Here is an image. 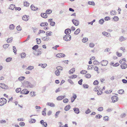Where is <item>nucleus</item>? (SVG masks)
Returning <instances> with one entry per match:
<instances>
[{"instance_id": "obj_50", "label": "nucleus", "mask_w": 127, "mask_h": 127, "mask_svg": "<svg viewBox=\"0 0 127 127\" xmlns=\"http://www.w3.org/2000/svg\"><path fill=\"white\" fill-rule=\"evenodd\" d=\"M25 78V77L24 76H21L19 77L18 78L19 80L20 81H22Z\"/></svg>"}, {"instance_id": "obj_60", "label": "nucleus", "mask_w": 127, "mask_h": 127, "mask_svg": "<svg viewBox=\"0 0 127 127\" xmlns=\"http://www.w3.org/2000/svg\"><path fill=\"white\" fill-rule=\"evenodd\" d=\"M83 86L84 88H88L89 87V85L86 84H84L83 85Z\"/></svg>"}, {"instance_id": "obj_11", "label": "nucleus", "mask_w": 127, "mask_h": 127, "mask_svg": "<svg viewBox=\"0 0 127 127\" xmlns=\"http://www.w3.org/2000/svg\"><path fill=\"white\" fill-rule=\"evenodd\" d=\"M40 123L43 126V127H46L47 126V123L44 122L43 120H41L40 121Z\"/></svg>"}, {"instance_id": "obj_39", "label": "nucleus", "mask_w": 127, "mask_h": 127, "mask_svg": "<svg viewBox=\"0 0 127 127\" xmlns=\"http://www.w3.org/2000/svg\"><path fill=\"white\" fill-rule=\"evenodd\" d=\"M21 56L22 58H25L26 55V54L25 53H22L21 54Z\"/></svg>"}, {"instance_id": "obj_57", "label": "nucleus", "mask_w": 127, "mask_h": 127, "mask_svg": "<svg viewBox=\"0 0 127 127\" xmlns=\"http://www.w3.org/2000/svg\"><path fill=\"white\" fill-rule=\"evenodd\" d=\"M60 72L59 70H57L55 72V74L57 76H59L60 75Z\"/></svg>"}, {"instance_id": "obj_58", "label": "nucleus", "mask_w": 127, "mask_h": 127, "mask_svg": "<svg viewBox=\"0 0 127 127\" xmlns=\"http://www.w3.org/2000/svg\"><path fill=\"white\" fill-rule=\"evenodd\" d=\"M94 69L97 72H98V68L97 67V66H94Z\"/></svg>"}, {"instance_id": "obj_40", "label": "nucleus", "mask_w": 127, "mask_h": 127, "mask_svg": "<svg viewBox=\"0 0 127 127\" xmlns=\"http://www.w3.org/2000/svg\"><path fill=\"white\" fill-rule=\"evenodd\" d=\"M94 68V65H89L88 66V69H92Z\"/></svg>"}, {"instance_id": "obj_34", "label": "nucleus", "mask_w": 127, "mask_h": 127, "mask_svg": "<svg viewBox=\"0 0 127 127\" xmlns=\"http://www.w3.org/2000/svg\"><path fill=\"white\" fill-rule=\"evenodd\" d=\"M48 24L47 22L42 23L40 24V26H47Z\"/></svg>"}, {"instance_id": "obj_35", "label": "nucleus", "mask_w": 127, "mask_h": 127, "mask_svg": "<svg viewBox=\"0 0 127 127\" xmlns=\"http://www.w3.org/2000/svg\"><path fill=\"white\" fill-rule=\"evenodd\" d=\"M29 4L26 1H25L24 2V6L26 7L28 6L29 5Z\"/></svg>"}, {"instance_id": "obj_24", "label": "nucleus", "mask_w": 127, "mask_h": 127, "mask_svg": "<svg viewBox=\"0 0 127 127\" xmlns=\"http://www.w3.org/2000/svg\"><path fill=\"white\" fill-rule=\"evenodd\" d=\"M41 17L44 18H46L47 16L46 13H42L41 14Z\"/></svg>"}, {"instance_id": "obj_45", "label": "nucleus", "mask_w": 127, "mask_h": 127, "mask_svg": "<svg viewBox=\"0 0 127 127\" xmlns=\"http://www.w3.org/2000/svg\"><path fill=\"white\" fill-rule=\"evenodd\" d=\"M87 73V71L85 70H82L80 72L81 74H85L86 73Z\"/></svg>"}, {"instance_id": "obj_16", "label": "nucleus", "mask_w": 127, "mask_h": 127, "mask_svg": "<svg viewBox=\"0 0 127 127\" xmlns=\"http://www.w3.org/2000/svg\"><path fill=\"white\" fill-rule=\"evenodd\" d=\"M71 32V31L69 29H67L65 31V33L67 35L69 34Z\"/></svg>"}, {"instance_id": "obj_46", "label": "nucleus", "mask_w": 127, "mask_h": 127, "mask_svg": "<svg viewBox=\"0 0 127 127\" xmlns=\"http://www.w3.org/2000/svg\"><path fill=\"white\" fill-rule=\"evenodd\" d=\"M9 28L10 30H13L14 28V26L13 24H11L10 25Z\"/></svg>"}, {"instance_id": "obj_49", "label": "nucleus", "mask_w": 127, "mask_h": 127, "mask_svg": "<svg viewBox=\"0 0 127 127\" xmlns=\"http://www.w3.org/2000/svg\"><path fill=\"white\" fill-rule=\"evenodd\" d=\"M36 42L38 44H40L41 42V40L40 39L37 38L36 39Z\"/></svg>"}, {"instance_id": "obj_62", "label": "nucleus", "mask_w": 127, "mask_h": 127, "mask_svg": "<svg viewBox=\"0 0 127 127\" xmlns=\"http://www.w3.org/2000/svg\"><path fill=\"white\" fill-rule=\"evenodd\" d=\"M36 120L34 119H32L31 120L29 121L30 123H33L36 122Z\"/></svg>"}, {"instance_id": "obj_7", "label": "nucleus", "mask_w": 127, "mask_h": 127, "mask_svg": "<svg viewBox=\"0 0 127 127\" xmlns=\"http://www.w3.org/2000/svg\"><path fill=\"white\" fill-rule=\"evenodd\" d=\"M77 97V95L75 94H73V96L71 97V99L72 102H73Z\"/></svg>"}, {"instance_id": "obj_42", "label": "nucleus", "mask_w": 127, "mask_h": 127, "mask_svg": "<svg viewBox=\"0 0 127 127\" xmlns=\"http://www.w3.org/2000/svg\"><path fill=\"white\" fill-rule=\"evenodd\" d=\"M38 46L37 45L34 46L32 48V49L34 50H36V49H38Z\"/></svg>"}, {"instance_id": "obj_56", "label": "nucleus", "mask_w": 127, "mask_h": 127, "mask_svg": "<svg viewBox=\"0 0 127 127\" xmlns=\"http://www.w3.org/2000/svg\"><path fill=\"white\" fill-rule=\"evenodd\" d=\"M116 14V12L115 11L112 10L111 12V14L112 15H115Z\"/></svg>"}, {"instance_id": "obj_59", "label": "nucleus", "mask_w": 127, "mask_h": 127, "mask_svg": "<svg viewBox=\"0 0 127 127\" xmlns=\"http://www.w3.org/2000/svg\"><path fill=\"white\" fill-rule=\"evenodd\" d=\"M60 111H58L57 112L55 115V118H56L58 117V115H59Z\"/></svg>"}, {"instance_id": "obj_51", "label": "nucleus", "mask_w": 127, "mask_h": 127, "mask_svg": "<svg viewBox=\"0 0 127 127\" xmlns=\"http://www.w3.org/2000/svg\"><path fill=\"white\" fill-rule=\"evenodd\" d=\"M98 84V81L97 80H95L93 83V84L95 85H97Z\"/></svg>"}, {"instance_id": "obj_22", "label": "nucleus", "mask_w": 127, "mask_h": 127, "mask_svg": "<svg viewBox=\"0 0 127 127\" xmlns=\"http://www.w3.org/2000/svg\"><path fill=\"white\" fill-rule=\"evenodd\" d=\"M121 67L122 69H125L127 67V64L125 63L121 64Z\"/></svg>"}, {"instance_id": "obj_9", "label": "nucleus", "mask_w": 127, "mask_h": 127, "mask_svg": "<svg viewBox=\"0 0 127 127\" xmlns=\"http://www.w3.org/2000/svg\"><path fill=\"white\" fill-rule=\"evenodd\" d=\"M29 16L26 15H24L22 17V19L23 20L25 21H27L29 19Z\"/></svg>"}, {"instance_id": "obj_18", "label": "nucleus", "mask_w": 127, "mask_h": 127, "mask_svg": "<svg viewBox=\"0 0 127 127\" xmlns=\"http://www.w3.org/2000/svg\"><path fill=\"white\" fill-rule=\"evenodd\" d=\"M71 106L70 105H66L64 108V110L66 111L68 110L70 108Z\"/></svg>"}, {"instance_id": "obj_63", "label": "nucleus", "mask_w": 127, "mask_h": 127, "mask_svg": "<svg viewBox=\"0 0 127 127\" xmlns=\"http://www.w3.org/2000/svg\"><path fill=\"white\" fill-rule=\"evenodd\" d=\"M88 38H84L82 39V41L83 42H85L88 40Z\"/></svg>"}, {"instance_id": "obj_31", "label": "nucleus", "mask_w": 127, "mask_h": 127, "mask_svg": "<svg viewBox=\"0 0 127 127\" xmlns=\"http://www.w3.org/2000/svg\"><path fill=\"white\" fill-rule=\"evenodd\" d=\"M73 110L75 113L76 114H78L79 113V109L77 108H74Z\"/></svg>"}, {"instance_id": "obj_28", "label": "nucleus", "mask_w": 127, "mask_h": 127, "mask_svg": "<svg viewBox=\"0 0 127 127\" xmlns=\"http://www.w3.org/2000/svg\"><path fill=\"white\" fill-rule=\"evenodd\" d=\"M91 76V75L89 73H87L85 75V77L87 78H89Z\"/></svg>"}, {"instance_id": "obj_32", "label": "nucleus", "mask_w": 127, "mask_h": 127, "mask_svg": "<svg viewBox=\"0 0 127 127\" xmlns=\"http://www.w3.org/2000/svg\"><path fill=\"white\" fill-rule=\"evenodd\" d=\"M126 63L125 59H123L120 61V63L121 64H125Z\"/></svg>"}, {"instance_id": "obj_55", "label": "nucleus", "mask_w": 127, "mask_h": 127, "mask_svg": "<svg viewBox=\"0 0 127 127\" xmlns=\"http://www.w3.org/2000/svg\"><path fill=\"white\" fill-rule=\"evenodd\" d=\"M19 124V125L21 127H23L25 125V123L23 122H20Z\"/></svg>"}, {"instance_id": "obj_14", "label": "nucleus", "mask_w": 127, "mask_h": 127, "mask_svg": "<svg viewBox=\"0 0 127 127\" xmlns=\"http://www.w3.org/2000/svg\"><path fill=\"white\" fill-rule=\"evenodd\" d=\"M52 19H50L48 20V21L50 23V25H51L54 26L55 24V23L54 22L52 21Z\"/></svg>"}, {"instance_id": "obj_33", "label": "nucleus", "mask_w": 127, "mask_h": 127, "mask_svg": "<svg viewBox=\"0 0 127 127\" xmlns=\"http://www.w3.org/2000/svg\"><path fill=\"white\" fill-rule=\"evenodd\" d=\"M47 105L51 107H54L55 106L54 104L52 103L48 102L47 104Z\"/></svg>"}, {"instance_id": "obj_61", "label": "nucleus", "mask_w": 127, "mask_h": 127, "mask_svg": "<svg viewBox=\"0 0 127 127\" xmlns=\"http://www.w3.org/2000/svg\"><path fill=\"white\" fill-rule=\"evenodd\" d=\"M52 11L51 10L48 9L46 11V13L47 14H50L51 13Z\"/></svg>"}, {"instance_id": "obj_5", "label": "nucleus", "mask_w": 127, "mask_h": 127, "mask_svg": "<svg viewBox=\"0 0 127 127\" xmlns=\"http://www.w3.org/2000/svg\"><path fill=\"white\" fill-rule=\"evenodd\" d=\"M112 102H113L117 101L118 99V97L115 95H114L112 96L111 98Z\"/></svg>"}, {"instance_id": "obj_13", "label": "nucleus", "mask_w": 127, "mask_h": 127, "mask_svg": "<svg viewBox=\"0 0 127 127\" xmlns=\"http://www.w3.org/2000/svg\"><path fill=\"white\" fill-rule=\"evenodd\" d=\"M65 97V96L64 95L60 96L57 97V99L58 100H62Z\"/></svg>"}, {"instance_id": "obj_26", "label": "nucleus", "mask_w": 127, "mask_h": 127, "mask_svg": "<svg viewBox=\"0 0 127 127\" xmlns=\"http://www.w3.org/2000/svg\"><path fill=\"white\" fill-rule=\"evenodd\" d=\"M30 95L31 96L34 97L36 95L35 92L32 91L30 93Z\"/></svg>"}, {"instance_id": "obj_44", "label": "nucleus", "mask_w": 127, "mask_h": 127, "mask_svg": "<svg viewBox=\"0 0 127 127\" xmlns=\"http://www.w3.org/2000/svg\"><path fill=\"white\" fill-rule=\"evenodd\" d=\"M112 91V90H107L105 91V92L107 94H110Z\"/></svg>"}, {"instance_id": "obj_38", "label": "nucleus", "mask_w": 127, "mask_h": 127, "mask_svg": "<svg viewBox=\"0 0 127 127\" xmlns=\"http://www.w3.org/2000/svg\"><path fill=\"white\" fill-rule=\"evenodd\" d=\"M88 4L90 5H95V4L94 2L93 1H89L88 2Z\"/></svg>"}, {"instance_id": "obj_2", "label": "nucleus", "mask_w": 127, "mask_h": 127, "mask_svg": "<svg viewBox=\"0 0 127 127\" xmlns=\"http://www.w3.org/2000/svg\"><path fill=\"white\" fill-rule=\"evenodd\" d=\"M7 102V100L6 99L3 98H2L0 99V105L2 106L5 104Z\"/></svg>"}, {"instance_id": "obj_43", "label": "nucleus", "mask_w": 127, "mask_h": 127, "mask_svg": "<svg viewBox=\"0 0 127 127\" xmlns=\"http://www.w3.org/2000/svg\"><path fill=\"white\" fill-rule=\"evenodd\" d=\"M34 68V66H29L27 69L29 70H31Z\"/></svg>"}, {"instance_id": "obj_6", "label": "nucleus", "mask_w": 127, "mask_h": 127, "mask_svg": "<svg viewBox=\"0 0 127 127\" xmlns=\"http://www.w3.org/2000/svg\"><path fill=\"white\" fill-rule=\"evenodd\" d=\"M108 64L107 61L106 60H103L101 62V64L102 66H106Z\"/></svg>"}, {"instance_id": "obj_25", "label": "nucleus", "mask_w": 127, "mask_h": 127, "mask_svg": "<svg viewBox=\"0 0 127 127\" xmlns=\"http://www.w3.org/2000/svg\"><path fill=\"white\" fill-rule=\"evenodd\" d=\"M52 32L51 31H47L46 32V34L47 36H50L52 35Z\"/></svg>"}, {"instance_id": "obj_21", "label": "nucleus", "mask_w": 127, "mask_h": 127, "mask_svg": "<svg viewBox=\"0 0 127 127\" xmlns=\"http://www.w3.org/2000/svg\"><path fill=\"white\" fill-rule=\"evenodd\" d=\"M102 33L104 35H105L106 36L108 37L110 36V34L107 32H102Z\"/></svg>"}, {"instance_id": "obj_48", "label": "nucleus", "mask_w": 127, "mask_h": 127, "mask_svg": "<svg viewBox=\"0 0 127 127\" xmlns=\"http://www.w3.org/2000/svg\"><path fill=\"white\" fill-rule=\"evenodd\" d=\"M15 91L17 93H19L21 91V89L20 88H17L16 89Z\"/></svg>"}, {"instance_id": "obj_15", "label": "nucleus", "mask_w": 127, "mask_h": 127, "mask_svg": "<svg viewBox=\"0 0 127 127\" xmlns=\"http://www.w3.org/2000/svg\"><path fill=\"white\" fill-rule=\"evenodd\" d=\"M50 38L48 36H46L43 37L42 39L44 41H47L49 40Z\"/></svg>"}, {"instance_id": "obj_4", "label": "nucleus", "mask_w": 127, "mask_h": 127, "mask_svg": "<svg viewBox=\"0 0 127 127\" xmlns=\"http://www.w3.org/2000/svg\"><path fill=\"white\" fill-rule=\"evenodd\" d=\"M29 92V91L27 89H24L21 92V93L22 94H27Z\"/></svg>"}, {"instance_id": "obj_36", "label": "nucleus", "mask_w": 127, "mask_h": 127, "mask_svg": "<svg viewBox=\"0 0 127 127\" xmlns=\"http://www.w3.org/2000/svg\"><path fill=\"white\" fill-rule=\"evenodd\" d=\"M80 32V30L79 29H77L74 32V34H77Z\"/></svg>"}, {"instance_id": "obj_41", "label": "nucleus", "mask_w": 127, "mask_h": 127, "mask_svg": "<svg viewBox=\"0 0 127 127\" xmlns=\"http://www.w3.org/2000/svg\"><path fill=\"white\" fill-rule=\"evenodd\" d=\"M47 64H40L39 65V66H41L42 68H44L46 67L47 66Z\"/></svg>"}, {"instance_id": "obj_30", "label": "nucleus", "mask_w": 127, "mask_h": 127, "mask_svg": "<svg viewBox=\"0 0 127 127\" xmlns=\"http://www.w3.org/2000/svg\"><path fill=\"white\" fill-rule=\"evenodd\" d=\"M15 7V6L14 5L11 4L10 5L9 8L10 9L13 10L14 9Z\"/></svg>"}, {"instance_id": "obj_37", "label": "nucleus", "mask_w": 127, "mask_h": 127, "mask_svg": "<svg viewBox=\"0 0 127 127\" xmlns=\"http://www.w3.org/2000/svg\"><path fill=\"white\" fill-rule=\"evenodd\" d=\"M124 91L123 89H121L118 91V93L120 94H122L124 93Z\"/></svg>"}, {"instance_id": "obj_12", "label": "nucleus", "mask_w": 127, "mask_h": 127, "mask_svg": "<svg viewBox=\"0 0 127 127\" xmlns=\"http://www.w3.org/2000/svg\"><path fill=\"white\" fill-rule=\"evenodd\" d=\"M72 22L76 26L78 25L79 24V22L77 20H72Z\"/></svg>"}, {"instance_id": "obj_8", "label": "nucleus", "mask_w": 127, "mask_h": 127, "mask_svg": "<svg viewBox=\"0 0 127 127\" xmlns=\"http://www.w3.org/2000/svg\"><path fill=\"white\" fill-rule=\"evenodd\" d=\"M0 87L4 89H7L8 88L7 86L4 84H0Z\"/></svg>"}, {"instance_id": "obj_29", "label": "nucleus", "mask_w": 127, "mask_h": 127, "mask_svg": "<svg viewBox=\"0 0 127 127\" xmlns=\"http://www.w3.org/2000/svg\"><path fill=\"white\" fill-rule=\"evenodd\" d=\"M113 19L115 21H117L119 20V18L117 16H115L113 18Z\"/></svg>"}, {"instance_id": "obj_47", "label": "nucleus", "mask_w": 127, "mask_h": 127, "mask_svg": "<svg viewBox=\"0 0 127 127\" xmlns=\"http://www.w3.org/2000/svg\"><path fill=\"white\" fill-rule=\"evenodd\" d=\"M12 38H8L7 40V43H10L12 41Z\"/></svg>"}, {"instance_id": "obj_23", "label": "nucleus", "mask_w": 127, "mask_h": 127, "mask_svg": "<svg viewBox=\"0 0 127 127\" xmlns=\"http://www.w3.org/2000/svg\"><path fill=\"white\" fill-rule=\"evenodd\" d=\"M126 40V38L122 36L120 37L119 38V40L120 41H123L125 40Z\"/></svg>"}, {"instance_id": "obj_54", "label": "nucleus", "mask_w": 127, "mask_h": 127, "mask_svg": "<svg viewBox=\"0 0 127 127\" xmlns=\"http://www.w3.org/2000/svg\"><path fill=\"white\" fill-rule=\"evenodd\" d=\"M103 119L105 121H108L109 120V117L107 116H105L104 117Z\"/></svg>"}, {"instance_id": "obj_20", "label": "nucleus", "mask_w": 127, "mask_h": 127, "mask_svg": "<svg viewBox=\"0 0 127 127\" xmlns=\"http://www.w3.org/2000/svg\"><path fill=\"white\" fill-rule=\"evenodd\" d=\"M100 89V87L99 86H96L95 87L94 89L93 90L94 91L96 92L98 91V90H99Z\"/></svg>"}, {"instance_id": "obj_52", "label": "nucleus", "mask_w": 127, "mask_h": 127, "mask_svg": "<svg viewBox=\"0 0 127 127\" xmlns=\"http://www.w3.org/2000/svg\"><path fill=\"white\" fill-rule=\"evenodd\" d=\"M9 45L8 44H6L3 45V47L4 48L6 49L8 47Z\"/></svg>"}, {"instance_id": "obj_53", "label": "nucleus", "mask_w": 127, "mask_h": 127, "mask_svg": "<svg viewBox=\"0 0 127 127\" xmlns=\"http://www.w3.org/2000/svg\"><path fill=\"white\" fill-rule=\"evenodd\" d=\"M12 60V58H11L9 57L7 58L6 59V61L7 62H10Z\"/></svg>"}, {"instance_id": "obj_27", "label": "nucleus", "mask_w": 127, "mask_h": 127, "mask_svg": "<svg viewBox=\"0 0 127 127\" xmlns=\"http://www.w3.org/2000/svg\"><path fill=\"white\" fill-rule=\"evenodd\" d=\"M77 75H75L73 74L70 76L69 77V78L70 79H73L74 78H76L77 77Z\"/></svg>"}, {"instance_id": "obj_1", "label": "nucleus", "mask_w": 127, "mask_h": 127, "mask_svg": "<svg viewBox=\"0 0 127 127\" xmlns=\"http://www.w3.org/2000/svg\"><path fill=\"white\" fill-rule=\"evenodd\" d=\"M41 49H38L37 50H34L33 51V53L36 56L39 55L41 54Z\"/></svg>"}, {"instance_id": "obj_10", "label": "nucleus", "mask_w": 127, "mask_h": 127, "mask_svg": "<svg viewBox=\"0 0 127 127\" xmlns=\"http://www.w3.org/2000/svg\"><path fill=\"white\" fill-rule=\"evenodd\" d=\"M65 56V55L63 53H59L56 55V57L59 58L63 57Z\"/></svg>"}, {"instance_id": "obj_17", "label": "nucleus", "mask_w": 127, "mask_h": 127, "mask_svg": "<svg viewBox=\"0 0 127 127\" xmlns=\"http://www.w3.org/2000/svg\"><path fill=\"white\" fill-rule=\"evenodd\" d=\"M31 9L33 10H36L38 9V8L36 7H35L33 5H32L31 6Z\"/></svg>"}, {"instance_id": "obj_19", "label": "nucleus", "mask_w": 127, "mask_h": 127, "mask_svg": "<svg viewBox=\"0 0 127 127\" xmlns=\"http://www.w3.org/2000/svg\"><path fill=\"white\" fill-rule=\"evenodd\" d=\"M75 71V69L74 68H72L69 71V73L70 74L73 73Z\"/></svg>"}, {"instance_id": "obj_64", "label": "nucleus", "mask_w": 127, "mask_h": 127, "mask_svg": "<svg viewBox=\"0 0 127 127\" xmlns=\"http://www.w3.org/2000/svg\"><path fill=\"white\" fill-rule=\"evenodd\" d=\"M104 21L103 19H101L99 21V23L101 24H102L104 22Z\"/></svg>"}, {"instance_id": "obj_3", "label": "nucleus", "mask_w": 127, "mask_h": 127, "mask_svg": "<svg viewBox=\"0 0 127 127\" xmlns=\"http://www.w3.org/2000/svg\"><path fill=\"white\" fill-rule=\"evenodd\" d=\"M71 36L69 34L66 35L64 37V39L65 41H67L70 40L71 39Z\"/></svg>"}]
</instances>
